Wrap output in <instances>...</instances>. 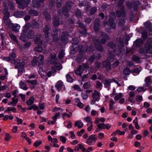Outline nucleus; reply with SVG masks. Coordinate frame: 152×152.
<instances>
[{"mask_svg":"<svg viewBox=\"0 0 152 152\" xmlns=\"http://www.w3.org/2000/svg\"><path fill=\"white\" fill-rule=\"evenodd\" d=\"M9 58H7L8 61H11V62L13 63L15 65V68H18V70L20 72H22L23 70V67L24 66L23 62H20V59H17L15 60L16 56V54L14 52H12L9 54Z\"/></svg>","mask_w":152,"mask_h":152,"instance_id":"nucleus-1","label":"nucleus"},{"mask_svg":"<svg viewBox=\"0 0 152 152\" xmlns=\"http://www.w3.org/2000/svg\"><path fill=\"white\" fill-rule=\"evenodd\" d=\"M50 62L52 64V67H55L56 69L60 70L62 68L61 65L57 62V58L55 54H51L50 55Z\"/></svg>","mask_w":152,"mask_h":152,"instance_id":"nucleus-2","label":"nucleus"},{"mask_svg":"<svg viewBox=\"0 0 152 152\" xmlns=\"http://www.w3.org/2000/svg\"><path fill=\"white\" fill-rule=\"evenodd\" d=\"M44 59V57L42 55H39L38 57L34 56L32 61L31 64L33 66L41 65L43 63Z\"/></svg>","mask_w":152,"mask_h":152,"instance_id":"nucleus-3","label":"nucleus"},{"mask_svg":"<svg viewBox=\"0 0 152 152\" xmlns=\"http://www.w3.org/2000/svg\"><path fill=\"white\" fill-rule=\"evenodd\" d=\"M3 6L4 7V9L3 10V13L4 14V16L3 19L4 23L6 24L9 23H10V20L9 18L10 15L9 12L8 11V8L6 5L5 3H3Z\"/></svg>","mask_w":152,"mask_h":152,"instance_id":"nucleus-4","label":"nucleus"},{"mask_svg":"<svg viewBox=\"0 0 152 152\" xmlns=\"http://www.w3.org/2000/svg\"><path fill=\"white\" fill-rule=\"evenodd\" d=\"M31 0H15L16 3L18 4L19 9L23 10L27 6Z\"/></svg>","mask_w":152,"mask_h":152,"instance_id":"nucleus-5","label":"nucleus"},{"mask_svg":"<svg viewBox=\"0 0 152 152\" xmlns=\"http://www.w3.org/2000/svg\"><path fill=\"white\" fill-rule=\"evenodd\" d=\"M145 48L147 53H152V38L148 39L145 45Z\"/></svg>","mask_w":152,"mask_h":152,"instance_id":"nucleus-6","label":"nucleus"},{"mask_svg":"<svg viewBox=\"0 0 152 152\" xmlns=\"http://www.w3.org/2000/svg\"><path fill=\"white\" fill-rule=\"evenodd\" d=\"M28 26L27 25H26L24 27L23 29V32L20 37V39L22 41L26 42L27 39V36H26V34Z\"/></svg>","mask_w":152,"mask_h":152,"instance_id":"nucleus-7","label":"nucleus"},{"mask_svg":"<svg viewBox=\"0 0 152 152\" xmlns=\"http://www.w3.org/2000/svg\"><path fill=\"white\" fill-rule=\"evenodd\" d=\"M72 4V3L70 1L66 3L65 7H63V12L65 16L67 17L69 16V15L67 13V12L70 9Z\"/></svg>","mask_w":152,"mask_h":152,"instance_id":"nucleus-8","label":"nucleus"},{"mask_svg":"<svg viewBox=\"0 0 152 152\" xmlns=\"http://www.w3.org/2000/svg\"><path fill=\"white\" fill-rule=\"evenodd\" d=\"M96 135L92 134L86 140V143L89 145H92L96 140Z\"/></svg>","mask_w":152,"mask_h":152,"instance_id":"nucleus-9","label":"nucleus"},{"mask_svg":"<svg viewBox=\"0 0 152 152\" xmlns=\"http://www.w3.org/2000/svg\"><path fill=\"white\" fill-rule=\"evenodd\" d=\"M55 87L58 91L65 89V86L64 85L63 82L61 80L58 81L56 82Z\"/></svg>","mask_w":152,"mask_h":152,"instance_id":"nucleus-10","label":"nucleus"},{"mask_svg":"<svg viewBox=\"0 0 152 152\" xmlns=\"http://www.w3.org/2000/svg\"><path fill=\"white\" fill-rule=\"evenodd\" d=\"M93 41L96 49L99 51H102V48L100 43L99 42L98 39L97 38H94Z\"/></svg>","mask_w":152,"mask_h":152,"instance_id":"nucleus-11","label":"nucleus"},{"mask_svg":"<svg viewBox=\"0 0 152 152\" xmlns=\"http://www.w3.org/2000/svg\"><path fill=\"white\" fill-rule=\"evenodd\" d=\"M26 82L28 83L31 90L34 88V86L36 85L37 83V81L36 80H27L26 81Z\"/></svg>","mask_w":152,"mask_h":152,"instance_id":"nucleus-12","label":"nucleus"},{"mask_svg":"<svg viewBox=\"0 0 152 152\" xmlns=\"http://www.w3.org/2000/svg\"><path fill=\"white\" fill-rule=\"evenodd\" d=\"M92 97L95 101H98L100 99V93L96 90H94L92 94Z\"/></svg>","mask_w":152,"mask_h":152,"instance_id":"nucleus-13","label":"nucleus"},{"mask_svg":"<svg viewBox=\"0 0 152 152\" xmlns=\"http://www.w3.org/2000/svg\"><path fill=\"white\" fill-rule=\"evenodd\" d=\"M145 83L144 84V86L145 87L149 86L151 84L152 81L150 76L146 77L145 79Z\"/></svg>","mask_w":152,"mask_h":152,"instance_id":"nucleus-14","label":"nucleus"},{"mask_svg":"<svg viewBox=\"0 0 152 152\" xmlns=\"http://www.w3.org/2000/svg\"><path fill=\"white\" fill-rule=\"evenodd\" d=\"M107 25H109L113 28H115V24L113 22V20L111 18L110 19L108 22L107 23L105 24V27H106Z\"/></svg>","mask_w":152,"mask_h":152,"instance_id":"nucleus-15","label":"nucleus"},{"mask_svg":"<svg viewBox=\"0 0 152 152\" xmlns=\"http://www.w3.org/2000/svg\"><path fill=\"white\" fill-rule=\"evenodd\" d=\"M100 21L99 19H96L95 21L94 29L95 31H97L100 27Z\"/></svg>","mask_w":152,"mask_h":152,"instance_id":"nucleus-16","label":"nucleus"},{"mask_svg":"<svg viewBox=\"0 0 152 152\" xmlns=\"http://www.w3.org/2000/svg\"><path fill=\"white\" fill-rule=\"evenodd\" d=\"M44 0H32V3L34 4V7H37V8L39 7V4L43 2Z\"/></svg>","mask_w":152,"mask_h":152,"instance_id":"nucleus-17","label":"nucleus"},{"mask_svg":"<svg viewBox=\"0 0 152 152\" xmlns=\"http://www.w3.org/2000/svg\"><path fill=\"white\" fill-rule=\"evenodd\" d=\"M82 66L80 65L75 71V73L76 74L79 75L80 76H81L82 73L83 72V71L82 69Z\"/></svg>","mask_w":152,"mask_h":152,"instance_id":"nucleus-18","label":"nucleus"},{"mask_svg":"<svg viewBox=\"0 0 152 152\" xmlns=\"http://www.w3.org/2000/svg\"><path fill=\"white\" fill-rule=\"evenodd\" d=\"M75 104L80 108H82L83 107V104L80 102L78 99H75Z\"/></svg>","mask_w":152,"mask_h":152,"instance_id":"nucleus-19","label":"nucleus"},{"mask_svg":"<svg viewBox=\"0 0 152 152\" xmlns=\"http://www.w3.org/2000/svg\"><path fill=\"white\" fill-rule=\"evenodd\" d=\"M102 35L103 38L101 40V42L102 44H104L106 42V40L109 39V37L107 35L104 33H103Z\"/></svg>","mask_w":152,"mask_h":152,"instance_id":"nucleus-20","label":"nucleus"},{"mask_svg":"<svg viewBox=\"0 0 152 152\" xmlns=\"http://www.w3.org/2000/svg\"><path fill=\"white\" fill-rule=\"evenodd\" d=\"M20 26L17 24H15L12 25V28L13 31L17 32L20 28Z\"/></svg>","mask_w":152,"mask_h":152,"instance_id":"nucleus-21","label":"nucleus"},{"mask_svg":"<svg viewBox=\"0 0 152 152\" xmlns=\"http://www.w3.org/2000/svg\"><path fill=\"white\" fill-rule=\"evenodd\" d=\"M98 128L96 129V131L99 132V130L100 129L102 130L105 129V124L104 123H101L98 124L97 125Z\"/></svg>","mask_w":152,"mask_h":152,"instance_id":"nucleus-22","label":"nucleus"},{"mask_svg":"<svg viewBox=\"0 0 152 152\" xmlns=\"http://www.w3.org/2000/svg\"><path fill=\"white\" fill-rule=\"evenodd\" d=\"M111 82V80L109 78H107L104 81L103 83L105 87H107L110 86Z\"/></svg>","mask_w":152,"mask_h":152,"instance_id":"nucleus-23","label":"nucleus"},{"mask_svg":"<svg viewBox=\"0 0 152 152\" xmlns=\"http://www.w3.org/2000/svg\"><path fill=\"white\" fill-rule=\"evenodd\" d=\"M116 14L118 17H120L121 16L123 17L125 16V14L124 9L123 8L122 9L120 12L117 11L116 12Z\"/></svg>","mask_w":152,"mask_h":152,"instance_id":"nucleus-24","label":"nucleus"},{"mask_svg":"<svg viewBox=\"0 0 152 152\" xmlns=\"http://www.w3.org/2000/svg\"><path fill=\"white\" fill-rule=\"evenodd\" d=\"M102 64L104 67H107V69L109 71L110 69V63L107 61H104L102 62Z\"/></svg>","mask_w":152,"mask_h":152,"instance_id":"nucleus-25","label":"nucleus"},{"mask_svg":"<svg viewBox=\"0 0 152 152\" xmlns=\"http://www.w3.org/2000/svg\"><path fill=\"white\" fill-rule=\"evenodd\" d=\"M19 84L20 87L22 89L26 90L28 89V88L26 86V84L25 83L23 82L22 81H20Z\"/></svg>","mask_w":152,"mask_h":152,"instance_id":"nucleus-26","label":"nucleus"},{"mask_svg":"<svg viewBox=\"0 0 152 152\" xmlns=\"http://www.w3.org/2000/svg\"><path fill=\"white\" fill-rule=\"evenodd\" d=\"M75 126L77 127L79 129H80L83 126V123L78 121H77L75 124Z\"/></svg>","mask_w":152,"mask_h":152,"instance_id":"nucleus-27","label":"nucleus"},{"mask_svg":"<svg viewBox=\"0 0 152 152\" xmlns=\"http://www.w3.org/2000/svg\"><path fill=\"white\" fill-rule=\"evenodd\" d=\"M34 101V97L32 96L27 101L26 104L27 105L30 106L33 104Z\"/></svg>","mask_w":152,"mask_h":152,"instance_id":"nucleus-28","label":"nucleus"},{"mask_svg":"<svg viewBox=\"0 0 152 152\" xmlns=\"http://www.w3.org/2000/svg\"><path fill=\"white\" fill-rule=\"evenodd\" d=\"M49 29V26L48 25L46 26L43 29V31L45 33V37L47 38L48 36V31Z\"/></svg>","mask_w":152,"mask_h":152,"instance_id":"nucleus-29","label":"nucleus"},{"mask_svg":"<svg viewBox=\"0 0 152 152\" xmlns=\"http://www.w3.org/2000/svg\"><path fill=\"white\" fill-rule=\"evenodd\" d=\"M40 36H37L35 40V43L38 45H42V42L40 39Z\"/></svg>","mask_w":152,"mask_h":152,"instance_id":"nucleus-30","label":"nucleus"},{"mask_svg":"<svg viewBox=\"0 0 152 152\" xmlns=\"http://www.w3.org/2000/svg\"><path fill=\"white\" fill-rule=\"evenodd\" d=\"M115 94V96L114 98V99L115 101H118L123 96V94L121 93H120L118 94Z\"/></svg>","mask_w":152,"mask_h":152,"instance_id":"nucleus-31","label":"nucleus"},{"mask_svg":"<svg viewBox=\"0 0 152 152\" xmlns=\"http://www.w3.org/2000/svg\"><path fill=\"white\" fill-rule=\"evenodd\" d=\"M56 69L55 67H52L51 71H49L47 73V75L48 77H50L52 73H53L56 71Z\"/></svg>","mask_w":152,"mask_h":152,"instance_id":"nucleus-32","label":"nucleus"},{"mask_svg":"<svg viewBox=\"0 0 152 152\" xmlns=\"http://www.w3.org/2000/svg\"><path fill=\"white\" fill-rule=\"evenodd\" d=\"M123 72L124 75H127L130 74V72H131V71H130L129 68L126 67L123 70Z\"/></svg>","mask_w":152,"mask_h":152,"instance_id":"nucleus-33","label":"nucleus"},{"mask_svg":"<svg viewBox=\"0 0 152 152\" xmlns=\"http://www.w3.org/2000/svg\"><path fill=\"white\" fill-rule=\"evenodd\" d=\"M34 35V33L32 31H30L28 33L27 37L29 39L32 38Z\"/></svg>","mask_w":152,"mask_h":152,"instance_id":"nucleus-34","label":"nucleus"},{"mask_svg":"<svg viewBox=\"0 0 152 152\" xmlns=\"http://www.w3.org/2000/svg\"><path fill=\"white\" fill-rule=\"evenodd\" d=\"M96 87L97 89H100L102 86V84L99 81H96Z\"/></svg>","mask_w":152,"mask_h":152,"instance_id":"nucleus-35","label":"nucleus"},{"mask_svg":"<svg viewBox=\"0 0 152 152\" xmlns=\"http://www.w3.org/2000/svg\"><path fill=\"white\" fill-rule=\"evenodd\" d=\"M91 86L90 83V82H86L84 83L83 85V88H84L87 89L89 88Z\"/></svg>","mask_w":152,"mask_h":152,"instance_id":"nucleus-36","label":"nucleus"},{"mask_svg":"<svg viewBox=\"0 0 152 152\" xmlns=\"http://www.w3.org/2000/svg\"><path fill=\"white\" fill-rule=\"evenodd\" d=\"M9 35L10 36L11 39H12L13 41H15V42L18 43V41L17 40V39L16 37L13 35V34H12L11 33H9Z\"/></svg>","mask_w":152,"mask_h":152,"instance_id":"nucleus-37","label":"nucleus"},{"mask_svg":"<svg viewBox=\"0 0 152 152\" xmlns=\"http://www.w3.org/2000/svg\"><path fill=\"white\" fill-rule=\"evenodd\" d=\"M34 50L38 52H42L43 50L42 47L40 46L36 47L34 48Z\"/></svg>","mask_w":152,"mask_h":152,"instance_id":"nucleus-38","label":"nucleus"},{"mask_svg":"<svg viewBox=\"0 0 152 152\" xmlns=\"http://www.w3.org/2000/svg\"><path fill=\"white\" fill-rule=\"evenodd\" d=\"M67 81L71 83L73 82V79L69 74H67L66 75Z\"/></svg>","mask_w":152,"mask_h":152,"instance_id":"nucleus-39","label":"nucleus"},{"mask_svg":"<svg viewBox=\"0 0 152 152\" xmlns=\"http://www.w3.org/2000/svg\"><path fill=\"white\" fill-rule=\"evenodd\" d=\"M12 102L14 106H15L18 101V99L16 97H14L12 99Z\"/></svg>","mask_w":152,"mask_h":152,"instance_id":"nucleus-40","label":"nucleus"},{"mask_svg":"<svg viewBox=\"0 0 152 152\" xmlns=\"http://www.w3.org/2000/svg\"><path fill=\"white\" fill-rule=\"evenodd\" d=\"M116 133H117L119 135H124L125 134V132L124 131H121L119 130H117L116 132H113L112 134H115Z\"/></svg>","mask_w":152,"mask_h":152,"instance_id":"nucleus-41","label":"nucleus"},{"mask_svg":"<svg viewBox=\"0 0 152 152\" xmlns=\"http://www.w3.org/2000/svg\"><path fill=\"white\" fill-rule=\"evenodd\" d=\"M135 99L137 102H141L142 101L143 98L142 96L137 95L135 97Z\"/></svg>","mask_w":152,"mask_h":152,"instance_id":"nucleus-42","label":"nucleus"},{"mask_svg":"<svg viewBox=\"0 0 152 152\" xmlns=\"http://www.w3.org/2000/svg\"><path fill=\"white\" fill-rule=\"evenodd\" d=\"M91 118L88 116L83 118V120L87 122H90L91 124H92L93 121H91Z\"/></svg>","mask_w":152,"mask_h":152,"instance_id":"nucleus-43","label":"nucleus"},{"mask_svg":"<svg viewBox=\"0 0 152 152\" xmlns=\"http://www.w3.org/2000/svg\"><path fill=\"white\" fill-rule=\"evenodd\" d=\"M64 52L63 50H61L59 52V54L58 56V58L59 59H61L64 56Z\"/></svg>","mask_w":152,"mask_h":152,"instance_id":"nucleus-44","label":"nucleus"},{"mask_svg":"<svg viewBox=\"0 0 152 152\" xmlns=\"http://www.w3.org/2000/svg\"><path fill=\"white\" fill-rule=\"evenodd\" d=\"M29 13L32 15L36 16L38 15V12L35 11L33 10H30L29 11Z\"/></svg>","mask_w":152,"mask_h":152,"instance_id":"nucleus-45","label":"nucleus"},{"mask_svg":"<svg viewBox=\"0 0 152 152\" xmlns=\"http://www.w3.org/2000/svg\"><path fill=\"white\" fill-rule=\"evenodd\" d=\"M39 108L40 110H43L45 107V104L43 103H39Z\"/></svg>","mask_w":152,"mask_h":152,"instance_id":"nucleus-46","label":"nucleus"},{"mask_svg":"<svg viewBox=\"0 0 152 152\" xmlns=\"http://www.w3.org/2000/svg\"><path fill=\"white\" fill-rule=\"evenodd\" d=\"M140 70L138 68H135L134 69H132L131 71V73H135L136 74H138L140 71Z\"/></svg>","mask_w":152,"mask_h":152,"instance_id":"nucleus-47","label":"nucleus"},{"mask_svg":"<svg viewBox=\"0 0 152 152\" xmlns=\"http://www.w3.org/2000/svg\"><path fill=\"white\" fill-rule=\"evenodd\" d=\"M43 14L47 20H48L50 19V16L49 13L45 11L44 12Z\"/></svg>","mask_w":152,"mask_h":152,"instance_id":"nucleus-48","label":"nucleus"},{"mask_svg":"<svg viewBox=\"0 0 152 152\" xmlns=\"http://www.w3.org/2000/svg\"><path fill=\"white\" fill-rule=\"evenodd\" d=\"M53 23L54 26H57L59 25V22L58 18H55Z\"/></svg>","mask_w":152,"mask_h":152,"instance_id":"nucleus-49","label":"nucleus"},{"mask_svg":"<svg viewBox=\"0 0 152 152\" xmlns=\"http://www.w3.org/2000/svg\"><path fill=\"white\" fill-rule=\"evenodd\" d=\"M42 143V141L41 140H39L38 141L35 142L34 144V146L36 147L39 146Z\"/></svg>","mask_w":152,"mask_h":152,"instance_id":"nucleus-50","label":"nucleus"},{"mask_svg":"<svg viewBox=\"0 0 152 152\" xmlns=\"http://www.w3.org/2000/svg\"><path fill=\"white\" fill-rule=\"evenodd\" d=\"M108 45L109 47L113 48V50H114V48L115 47V44L112 42H109L108 44Z\"/></svg>","mask_w":152,"mask_h":152,"instance_id":"nucleus-51","label":"nucleus"},{"mask_svg":"<svg viewBox=\"0 0 152 152\" xmlns=\"http://www.w3.org/2000/svg\"><path fill=\"white\" fill-rule=\"evenodd\" d=\"M61 0H56V5L57 7L59 8L61 6Z\"/></svg>","mask_w":152,"mask_h":152,"instance_id":"nucleus-52","label":"nucleus"},{"mask_svg":"<svg viewBox=\"0 0 152 152\" xmlns=\"http://www.w3.org/2000/svg\"><path fill=\"white\" fill-rule=\"evenodd\" d=\"M144 25L146 28L150 29L151 26V23L150 22H146L145 23Z\"/></svg>","mask_w":152,"mask_h":152,"instance_id":"nucleus-53","label":"nucleus"},{"mask_svg":"<svg viewBox=\"0 0 152 152\" xmlns=\"http://www.w3.org/2000/svg\"><path fill=\"white\" fill-rule=\"evenodd\" d=\"M143 41L141 39H138L136 41V43L137 45H139L140 44L143 43Z\"/></svg>","mask_w":152,"mask_h":152,"instance_id":"nucleus-54","label":"nucleus"},{"mask_svg":"<svg viewBox=\"0 0 152 152\" xmlns=\"http://www.w3.org/2000/svg\"><path fill=\"white\" fill-rule=\"evenodd\" d=\"M79 149L81 150L83 152H85L86 148L84 147V146L81 144H79L78 145Z\"/></svg>","mask_w":152,"mask_h":152,"instance_id":"nucleus-55","label":"nucleus"},{"mask_svg":"<svg viewBox=\"0 0 152 152\" xmlns=\"http://www.w3.org/2000/svg\"><path fill=\"white\" fill-rule=\"evenodd\" d=\"M147 36V31H143L142 33V36L143 38L145 39L146 38Z\"/></svg>","mask_w":152,"mask_h":152,"instance_id":"nucleus-56","label":"nucleus"},{"mask_svg":"<svg viewBox=\"0 0 152 152\" xmlns=\"http://www.w3.org/2000/svg\"><path fill=\"white\" fill-rule=\"evenodd\" d=\"M73 88L74 89L77 90L78 91H82L80 87L78 85H74L73 86Z\"/></svg>","mask_w":152,"mask_h":152,"instance_id":"nucleus-57","label":"nucleus"},{"mask_svg":"<svg viewBox=\"0 0 152 152\" xmlns=\"http://www.w3.org/2000/svg\"><path fill=\"white\" fill-rule=\"evenodd\" d=\"M11 137V136L8 133H6L5 134V137L4 139L6 141H8L10 139Z\"/></svg>","mask_w":152,"mask_h":152,"instance_id":"nucleus-58","label":"nucleus"},{"mask_svg":"<svg viewBox=\"0 0 152 152\" xmlns=\"http://www.w3.org/2000/svg\"><path fill=\"white\" fill-rule=\"evenodd\" d=\"M60 115V114L59 113H56L54 116H53L52 118V119L53 120H54L56 121L57 119L59 117Z\"/></svg>","mask_w":152,"mask_h":152,"instance_id":"nucleus-59","label":"nucleus"},{"mask_svg":"<svg viewBox=\"0 0 152 152\" xmlns=\"http://www.w3.org/2000/svg\"><path fill=\"white\" fill-rule=\"evenodd\" d=\"M8 110L10 111H12L13 112L15 113L16 111V109L14 107H8Z\"/></svg>","mask_w":152,"mask_h":152,"instance_id":"nucleus-60","label":"nucleus"},{"mask_svg":"<svg viewBox=\"0 0 152 152\" xmlns=\"http://www.w3.org/2000/svg\"><path fill=\"white\" fill-rule=\"evenodd\" d=\"M60 110L61 111H63V110L62 109H61L60 107H55L52 110V111L53 112H55L58 110Z\"/></svg>","mask_w":152,"mask_h":152,"instance_id":"nucleus-61","label":"nucleus"},{"mask_svg":"<svg viewBox=\"0 0 152 152\" xmlns=\"http://www.w3.org/2000/svg\"><path fill=\"white\" fill-rule=\"evenodd\" d=\"M98 112L94 110H92L91 112V115L92 116L96 115L98 114Z\"/></svg>","mask_w":152,"mask_h":152,"instance_id":"nucleus-62","label":"nucleus"},{"mask_svg":"<svg viewBox=\"0 0 152 152\" xmlns=\"http://www.w3.org/2000/svg\"><path fill=\"white\" fill-rule=\"evenodd\" d=\"M97 8L96 7H94L92 8L90 11V13L91 14H93L95 13L96 11Z\"/></svg>","mask_w":152,"mask_h":152,"instance_id":"nucleus-63","label":"nucleus"},{"mask_svg":"<svg viewBox=\"0 0 152 152\" xmlns=\"http://www.w3.org/2000/svg\"><path fill=\"white\" fill-rule=\"evenodd\" d=\"M60 140L63 143H65L66 141V139L65 137L62 136H61L60 137Z\"/></svg>","mask_w":152,"mask_h":152,"instance_id":"nucleus-64","label":"nucleus"}]
</instances>
